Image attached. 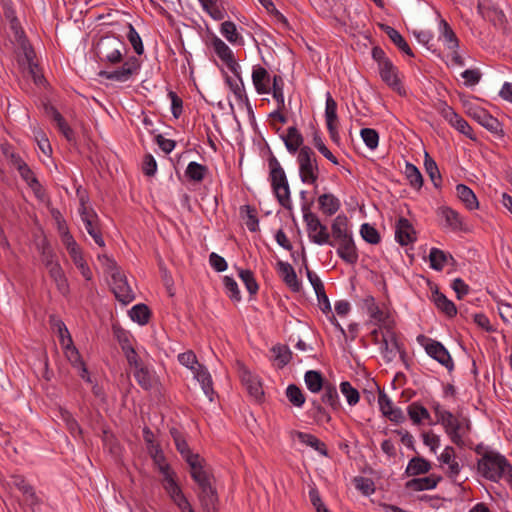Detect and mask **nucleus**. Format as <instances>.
Returning a JSON list of instances; mask_svg holds the SVG:
<instances>
[{"instance_id":"obj_30","label":"nucleus","mask_w":512,"mask_h":512,"mask_svg":"<svg viewBox=\"0 0 512 512\" xmlns=\"http://www.w3.org/2000/svg\"><path fill=\"white\" fill-rule=\"evenodd\" d=\"M334 244L340 240L351 238L352 232L348 227V219L345 215H338L331 225V234Z\"/></svg>"},{"instance_id":"obj_20","label":"nucleus","mask_w":512,"mask_h":512,"mask_svg":"<svg viewBox=\"0 0 512 512\" xmlns=\"http://www.w3.org/2000/svg\"><path fill=\"white\" fill-rule=\"evenodd\" d=\"M239 375L242 384L246 387L250 396L256 400H260L264 392L258 376L254 375L244 366L240 367Z\"/></svg>"},{"instance_id":"obj_64","label":"nucleus","mask_w":512,"mask_h":512,"mask_svg":"<svg viewBox=\"0 0 512 512\" xmlns=\"http://www.w3.org/2000/svg\"><path fill=\"white\" fill-rule=\"evenodd\" d=\"M223 284L226 290L227 295L233 300V301H240L241 300V294L240 290L238 288V284L235 281V279L231 276H225L223 278Z\"/></svg>"},{"instance_id":"obj_58","label":"nucleus","mask_w":512,"mask_h":512,"mask_svg":"<svg viewBox=\"0 0 512 512\" xmlns=\"http://www.w3.org/2000/svg\"><path fill=\"white\" fill-rule=\"evenodd\" d=\"M275 360L278 362L279 367L286 366L292 359V352L285 345H276L272 348Z\"/></svg>"},{"instance_id":"obj_2","label":"nucleus","mask_w":512,"mask_h":512,"mask_svg":"<svg viewBox=\"0 0 512 512\" xmlns=\"http://www.w3.org/2000/svg\"><path fill=\"white\" fill-rule=\"evenodd\" d=\"M434 411L437 421L443 426L451 442L460 448L464 447L465 438L471 429L470 420L463 416H455L440 405H436Z\"/></svg>"},{"instance_id":"obj_26","label":"nucleus","mask_w":512,"mask_h":512,"mask_svg":"<svg viewBox=\"0 0 512 512\" xmlns=\"http://www.w3.org/2000/svg\"><path fill=\"white\" fill-rule=\"evenodd\" d=\"M338 256L348 264H355L359 255L353 237L340 240L335 243Z\"/></svg>"},{"instance_id":"obj_56","label":"nucleus","mask_w":512,"mask_h":512,"mask_svg":"<svg viewBox=\"0 0 512 512\" xmlns=\"http://www.w3.org/2000/svg\"><path fill=\"white\" fill-rule=\"evenodd\" d=\"M340 391L343 396L346 398L347 403L350 406H355L360 400V394L357 389H355L350 382L343 381L340 383Z\"/></svg>"},{"instance_id":"obj_53","label":"nucleus","mask_w":512,"mask_h":512,"mask_svg":"<svg viewBox=\"0 0 512 512\" xmlns=\"http://www.w3.org/2000/svg\"><path fill=\"white\" fill-rule=\"evenodd\" d=\"M312 416L318 425H324L331 422V416L318 400H312Z\"/></svg>"},{"instance_id":"obj_44","label":"nucleus","mask_w":512,"mask_h":512,"mask_svg":"<svg viewBox=\"0 0 512 512\" xmlns=\"http://www.w3.org/2000/svg\"><path fill=\"white\" fill-rule=\"evenodd\" d=\"M322 390L321 402L328 405L333 411L339 410L341 403L336 387L330 383H326Z\"/></svg>"},{"instance_id":"obj_45","label":"nucleus","mask_w":512,"mask_h":512,"mask_svg":"<svg viewBox=\"0 0 512 512\" xmlns=\"http://www.w3.org/2000/svg\"><path fill=\"white\" fill-rule=\"evenodd\" d=\"M430 469L431 464L429 461L422 457H414L408 462L405 473L408 476H417L428 473Z\"/></svg>"},{"instance_id":"obj_15","label":"nucleus","mask_w":512,"mask_h":512,"mask_svg":"<svg viewBox=\"0 0 512 512\" xmlns=\"http://www.w3.org/2000/svg\"><path fill=\"white\" fill-rule=\"evenodd\" d=\"M211 46L215 54L219 57V59L227 66V68L233 73L238 74V69H240V64L234 57V53L231 48L219 37L214 36L211 39Z\"/></svg>"},{"instance_id":"obj_49","label":"nucleus","mask_w":512,"mask_h":512,"mask_svg":"<svg viewBox=\"0 0 512 512\" xmlns=\"http://www.w3.org/2000/svg\"><path fill=\"white\" fill-rule=\"evenodd\" d=\"M297 436L301 443L310 446L323 456L327 455L326 445L322 441H320L316 436L304 432H299Z\"/></svg>"},{"instance_id":"obj_34","label":"nucleus","mask_w":512,"mask_h":512,"mask_svg":"<svg viewBox=\"0 0 512 512\" xmlns=\"http://www.w3.org/2000/svg\"><path fill=\"white\" fill-rule=\"evenodd\" d=\"M193 374L194 378L200 383L204 394L209 398L210 401H212L214 389L212 377L208 370L204 366L198 365L197 369L193 372Z\"/></svg>"},{"instance_id":"obj_52","label":"nucleus","mask_w":512,"mask_h":512,"mask_svg":"<svg viewBox=\"0 0 512 512\" xmlns=\"http://www.w3.org/2000/svg\"><path fill=\"white\" fill-rule=\"evenodd\" d=\"M424 167L426 173L429 175L431 181L435 187H439L441 184V176L436 162L425 152L424 155Z\"/></svg>"},{"instance_id":"obj_41","label":"nucleus","mask_w":512,"mask_h":512,"mask_svg":"<svg viewBox=\"0 0 512 512\" xmlns=\"http://www.w3.org/2000/svg\"><path fill=\"white\" fill-rule=\"evenodd\" d=\"M48 272L58 291L64 296L67 295L69 293V284L61 265L51 264V270Z\"/></svg>"},{"instance_id":"obj_50","label":"nucleus","mask_w":512,"mask_h":512,"mask_svg":"<svg viewBox=\"0 0 512 512\" xmlns=\"http://www.w3.org/2000/svg\"><path fill=\"white\" fill-rule=\"evenodd\" d=\"M176 478V473L171 476L168 475V477L166 478H162V486L165 492L168 494L171 501L183 494L182 488L177 483Z\"/></svg>"},{"instance_id":"obj_47","label":"nucleus","mask_w":512,"mask_h":512,"mask_svg":"<svg viewBox=\"0 0 512 512\" xmlns=\"http://www.w3.org/2000/svg\"><path fill=\"white\" fill-rule=\"evenodd\" d=\"M270 93L276 101L277 107L285 109L284 81L280 75H273V84Z\"/></svg>"},{"instance_id":"obj_33","label":"nucleus","mask_w":512,"mask_h":512,"mask_svg":"<svg viewBox=\"0 0 512 512\" xmlns=\"http://www.w3.org/2000/svg\"><path fill=\"white\" fill-rule=\"evenodd\" d=\"M281 138L284 141L286 149L291 154H295L298 150L300 151V149L302 148L301 146L304 141L303 136L294 126L289 127L287 129V133L285 135H282Z\"/></svg>"},{"instance_id":"obj_4","label":"nucleus","mask_w":512,"mask_h":512,"mask_svg":"<svg viewBox=\"0 0 512 512\" xmlns=\"http://www.w3.org/2000/svg\"><path fill=\"white\" fill-rule=\"evenodd\" d=\"M303 213V220L306 224V231L309 240L317 245H330L334 247V242L331 241V235L326 225H324L319 217L313 213L307 203L301 205Z\"/></svg>"},{"instance_id":"obj_27","label":"nucleus","mask_w":512,"mask_h":512,"mask_svg":"<svg viewBox=\"0 0 512 512\" xmlns=\"http://www.w3.org/2000/svg\"><path fill=\"white\" fill-rule=\"evenodd\" d=\"M198 499L204 512L218 511V495L213 485L199 489Z\"/></svg>"},{"instance_id":"obj_3","label":"nucleus","mask_w":512,"mask_h":512,"mask_svg":"<svg viewBox=\"0 0 512 512\" xmlns=\"http://www.w3.org/2000/svg\"><path fill=\"white\" fill-rule=\"evenodd\" d=\"M268 166L270 170L269 180L278 202L284 208L291 209V192L284 169L274 155L269 157Z\"/></svg>"},{"instance_id":"obj_57","label":"nucleus","mask_w":512,"mask_h":512,"mask_svg":"<svg viewBox=\"0 0 512 512\" xmlns=\"http://www.w3.org/2000/svg\"><path fill=\"white\" fill-rule=\"evenodd\" d=\"M205 12H207L214 20H222L224 11L218 6L219 0H198Z\"/></svg>"},{"instance_id":"obj_8","label":"nucleus","mask_w":512,"mask_h":512,"mask_svg":"<svg viewBox=\"0 0 512 512\" xmlns=\"http://www.w3.org/2000/svg\"><path fill=\"white\" fill-rule=\"evenodd\" d=\"M417 341L424 347L426 353L431 358H433L439 364L444 366L449 372H451L454 369L453 359L449 351L444 347V345L441 342L428 338L424 335H419L417 337Z\"/></svg>"},{"instance_id":"obj_32","label":"nucleus","mask_w":512,"mask_h":512,"mask_svg":"<svg viewBox=\"0 0 512 512\" xmlns=\"http://www.w3.org/2000/svg\"><path fill=\"white\" fill-rule=\"evenodd\" d=\"M170 433L174 440L177 451L181 454V456L187 462V464H189L192 461H196L200 457L199 454L192 453L186 440L182 437V435L177 429H172Z\"/></svg>"},{"instance_id":"obj_1","label":"nucleus","mask_w":512,"mask_h":512,"mask_svg":"<svg viewBox=\"0 0 512 512\" xmlns=\"http://www.w3.org/2000/svg\"><path fill=\"white\" fill-rule=\"evenodd\" d=\"M476 453L481 455L477 461V472L486 480L499 483L501 481L512 486V464L496 450L487 449L481 452L476 448Z\"/></svg>"},{"instance_id":"obj_19","label":"nucleus","mask_w":512,"mask_h":512,"mask_svg":"<svg viewBox=\"0 0 512 512\" xmlns=\"http://www.w3.org/2000/svg\"><path fill=\"white\" fill-rule=\"evenodd\" d=\"M438 215L444 219L445 226L453 232H465L468 230L464 218L448 206H442L438 209Z\"/></svg>"},{"instance_id":"obj_60","label":"nucleus","mask_w":512,"mask_h":512,"mask_svg":"<svg viewBox=\"0 0 512 512\" xmlns=\"http://www.w3.org/2000/svg\"><path fill=\"white\" fill-rule=\"evenodd\" d=\"M127 39L137 55H142L144 53L142 39L131 23H128Z\"/></svg>"},{"instance_id":"obj_22","label":"nucleus","mask_w":512,"mask_h":512,"mask_svg":"<svg viewBox=\"0 0 512 512\" xmlns=\"http://www.w3.org/2000/svg\"><path fill=\"white\" fill-rule=\"evenodd\" d=\"M80 217L85 226L87 233L93 238V240L95 241V243L98 246L104 247L105 241H104L101 231L99 229V224H98L99 220H98V215L96 214V212L95 211H89V212L84 211L82 213V216H80Z\"/></svg>"},{"instance_id":"obj_59","label":"nucleus","mask_w":512,"mask_h":512,"mask_svg":"<svg viewBox=\"0 0 512 512\" xmlns=\"http://www.w3.org/2000/svg\"><path fill=\"white\" fill-rule=\"evenodd\" d=\"M238 276L244 283L247 291L254 295L258 292L259 286L256 282L254 274L250 270L240 269L238 272Z\"/></svg>"},{"instance_id":"obj_55","label":"nucleus","mask_w":512,"mask_h":512,"mask_svg":"<svg viewBox=\"0 0 512 512\" xmlns=\"http://www.w3.org/2000/svg\"><path fill=\"white\" fill-rule=\"evenodd\" d=\"M286 397L295 407H302L306 400L302 390L295 384H290L287 386Z\"/></svg>"},{"instance_id":"obj_17","label":"nucleus","mask_w":512,"mask_h":512,"mask_svg":"<svg viewBox=\"0 0 512 512\" xmlns=\"http://www.w3.org/2000/svg\"><path fill=\"white\" fill-rule=\"evenodd\" d=\"M252 83L256 92L260 95L270 94L271 86L273 84V76L267 71L266 68L257 64L252 67Z\"/></svg>"},{"instance_id":"obj_31","label":"nucleus","mask_w":512,"mask_h":512,"mask_svg":"<svg viewBox=\"0 0 512 512\" xmlns=\"http://www.w3.org/2000/svg\"><path fill=\"white\" fill-rule=\"evenodd\" d=\"M441 479L440 476L434 474L422 478H413L406 483V488L413 491L431 490L436 488Z\"/></svg>"},{"instance_id":"obj_43","label":"nucleus","mask_w":512,"mask_h":512,"mask_svg":"<svg viewBox=\"0 0 512 512\" xmlns=\"http://www.w3.org/2000/svg\"><path fill=\"white\" fill-rule=\"evenodd\" d=\"M304 382L307 389L311 393H319L325 387L324 378L321 372L316 370H308L304 375Z\"/></svg>"},{"instance_id":"obj_5","label":"nucleus","mask_w":512,"mask_h":512,"mask_svg":"<svg viewBox=\"0 0 512 512\" xmlns=\"http://www.w3.org/2000/svg\"><path fill=\"white\" fill-rule=\"evenodd\" d=\"M127 52L125 43L116 36L102 37L96 46V54L102 63L117 65L123 62Z\"/></svg>"},{"instance_id":"obj_39","label":"nucleus","mask_w":512,"mask_h":512,"mask_svg":"<svg viewBox=\"0 0 512 512\" xmlns=\"http://www.w3.org/2000/svg\"><path fill=\"white\" fill-rule=\"evenodd\" d=\"M318 203L321 211L326 216L334 215L341 207L340 200L331 193L320 195Z\"/></svg>"},{"instance_id":"obj_6","label":"nucleus","mask_w":512,"mask_h":512,"mask_svg":"<svg viewBox=\"0 0 512 512\" xmlns=\"http://www.w3.org/2000/svg\"><path fill=\"white\" fill-rule=\"evenodd\" d=\"M371 334L374 337L375 344L380 345V352L386 363L393 362L397 355L403 362L406 361V353L402 345L398 342L394 331L387 329L385 333H382V339L380 341L378 339L379 331L377 329Z\"/></svg>"},{"instance_id":"obj_23","label":"nucleus","mask_w":512,"mask_h":512,"mask_svg":"<svg viewBox=\"0 0 512 512\" xmlns=\"http://www.w3.org/2000/svg\"><path fill=\"white\" fill-rule=\"evenodd\" d=\"M133 376L138 385L145 391H150L160 384L159 378L155 371L146 365H143L137 370H134Z\"/></svg>"},{"instance_id":"obj_38","label":"nucleus","mask_w":512,"mask_h":512,"mask_svg":"<svg viewBox=\"0 0 512 512\" xmlns=\"http://www.w3.org/2000/svg\"><path fill=\"white\" fill-rule=\"evenodd\" d=\"M381 28L401 52L410 57L414 56L410 46L396 29L388 25H381Z\"/></svg>"},{"instance_id":"obj_14","label":"nucleus","mask_w":512,"mask_h":512,"mask_svg":"<svg viewBox=\"0 0 512 512\" xmlns=\"http://www.w3.org/2000/svg\"><path fill=\"white\" fill-rule=\"evenodd\" d=\"M23 56L20 59V65L25 73L30 76L34 83L40 85L44 82V76L40 71L38 64L34 61L35 52L30 45H22Z\"/></svg>"},{"instance_id":"obj_54","label":"nucleus","mask_w":512,"mask_h":512,"mask_svg":"<svg viewBox=\"0 0 512 512\" xmlns=\"http://www.w3.org/2000/svg\"><path fill=\"white\" fill-rule=\"evenodd\" d=\"M430 267L436 271H441L447 263V255L438 248H431L429 252Z\"/></svg>"},{"instance_id":"obj_24","label":"nucleus","mask_w":512,"mask_h":512,"mask_svg":"<svg viewBox=\"0 0 512 512\" xmlns=\"http://www.w3.org/2000/svg\"><path fill=\"white\" fill-rule=\"evenodd\" d=\"M395 239L402 245L406 246L416 240V233L408 219L400 217L395 226Z\"/></svg>"},{"instance_id":"obj_36","label":"nucleus","mask_w":512,"mask_h":512,"mask_svg":"<svg viewBox=\"0 0 512 512\" xmlns=\"http://www.w3.org/2000/svg\"><path fill=\"white\" fill-rule=\"evenodd\" d=\"M456 193L459 200L468 210H476L479 207L478 199L473 190L465 184L456 186Z\"/></svg>"},{"instance_id":"obj_29","label":"nucleus","mask_w":512,"mask_h":512,"mask_svg":"<svg viewBox=\"0 0 512 512\" xmlns=\"http://www.w3.org/2000/svg\"><path fill=\"white\" fill-rule=\"evenodd\" d=\"M277 269L285 284L294 292H298L301 284L297 278L296 272L291 264L284 261H278Z\"/></svg>"},{"instance_id":"obj_16","label":"nucleus","mask_w":512,"mask_h":512,"mask_svg":"<svg viewBox=\"0 0 512 512\" xmlns=\"http://www.w3.org/2000/svg\"><path fill=\"white\" fill-rule=\"evenodd\" d=\"M325 120L330 138L332 141L338 143L340 141V135L338 132L339 120L337 116V103L330 93H327L326 96Z\"/></svg>"},{"instance_id":"obj_18","label":"nucleus","mask_w":512,"mask_h":512,"mask_svg":"<svg viewBox=\"0 0 512 512\" xmlns=\"http://www.w3.org/2000/svg\"><path fill=\"white\" fill-rule=\"evenodd\" d=\"M188 465L190 475L199 486V489L212 486V475L207 469L204 459L199 457L196 461H192Z\"/></svg>"},{"instance_id":"obj_42","label":"nucleus","mask_w":512,"mask_h":512,"mask_svg":"<svg viewBox=\"0 0 512 512\" xmlns=\"http://www.w3.org/2000/svg\"><path fill=\"white\" fill-rule=\"evenodd\" d=\"M209 173V169L206 165L200 164L195 161H191L185 170V176L189 181L200 183L202 182Z\"/></svg>"},{"instance_id":"obj_40","label":"nucleus","mask_w":512,"mask_h":512,"mask_svg":"<svg viewBox=\"0 0 512 512\" xmlns=\"http://www.w3.org/2000/svg\"><path fill=\"white\" fill-rule=\"evenodd\" d=\"M432 301L436 307L445 313L449 317H453L457 314V308L455 304L449 300L444 294L435 289L432 293Z\"/></svg>"},{"instance_id":"obj_35","label":"nucleus","mask_w":512,"mask_h":512,"mask_svg":"<svg viewBox=\"0 0 512 512\" xmlns=\"http://www.w3.org/2000/svg\"><path fill=\"white\" fill-rule=\"evenodd\" d=\"M363 307L366 309V312L369 315L370 319L374 321L376 324L385 323L387 315L382 309H380L374 297L370 295L366 296L363 299Z\"/></svg>"},{"instance_id":"obj_37","label":"nucleus","mask_w":512,"mask_h":512,"mask_svg":"<svg viewBox=\"0 0 512 512\" xmlns=\"http://www.w3.org/2000/svg\"><path fill=\"white\" fill-rule=\"evenodd\" d=\"M220 33L233 45L243 46L245 43L243 36L237 30L236 24L232 21L222 22Z\"/></svg>"},{"instance_id":"obj_46","label":"nucleus","mask_w":512,"mask_h":512,"mask_svg":"<svg viewBox=\"0 0 512 512\" xmlns=\"http://www.w3.org/2000/svg\"><path fill=\"white\" fill-rule=\"evenodd\" d=\"M407 413L413 424L419 425L424 420L430 419L429 411L420 403L413 402L407 407Z\"/></svg>"},{"instance_id":"obj_51","label":"nucleus","mask_w":512,"mask_h":512,"mask_svg":"<svg viewBox=\"0 0 512 512\" xmlns=\"http://www.w3.org/2000/svg\"><path fill=\"white\" fill-rule=\"evenodd\" d=\"M130 318L140 325L148 323L150 318V311L145 304H136L129 311Z\"/></svg>"},{"instance_id":"obj_63","label":"nucleus","mask_w":512,"mask_h":512,"mask_svg":"<svg viewBox=\"0 0 512 512\" xmlns=\"http://www.w3.org/2000/svg\"><path fill=\"white\" fill-rule=\"evenodd\" d=\"M361 138L365 145L369 149H375L378 146L379 135L375 129L372 128H363L360 131Z\"/></svg>"},{"instance_id":"obj_25","label":"nucleus","mask_w":512,"mask_h":512,"mask_svg":"<svg viewBox=\"0 0 512 512\" xmlns=\"http://www.w3.org/2000/svg\"><path fill=\"white\" fill-rule=\"evenodd\" d=\"M472 117L484 128L494 134L502 133V124L485 109L476 108L471 112Z\"/></svg>"},{"instance_id":"obj_61","label":"nucleus","mask_w":512,"mask_h":512,"mask_svg":"<svg viewBox=\"0 0 512 512\" xmlns=\"http://www.w3.org/2000/svg\"><path fill=\"white\" fill-rule=\"evenodd\" d=\"M242 213H245L243 218L249 231L256 232L259 229V220L256 216V211L249 205L242 207Z\"/></svg>"},{"instance_id":"obj_13","label":"nucleus","mask_w":512,"mask_h":512,"mask_svg":"<svg viewBox=\"0 0 512 512\" xmlns=\"http://www.w3.org/2000/svg\"><path fill=\"white\" fill-rule=\"evenodd\" d=\"M438 111L441 116L457 131L464 134L470 139H475L472 128L468 124V122L458 115L452 107L447 105L445 102H440L438 106Z\"/></svg>"},{"instance_id":"obj_9","label":"nucleus","mask_w":512,"mask_h":512,"mask_svg":"<svg viewBox=\"0 0 512 512\" xmlns=\"http://www.w3.org/2000/svg\"><path fill=\"white\" fill-rule=\"evenodd\" d=\"M140 68L141 61L135 56H130L126 58L121 67L111 71L101 70L98 75L111 81L127 82L139 74Z\"/></svg>"},{"instance_id":"obj_28","label":"nucleus","mask_w":512,"mask_h":512,"mask_svg":"<svg viewBox=\"0 0 512 512\" xmlns=\"http://www.w3.org/2000/svg\"><path fill=\"white\" fill-rule=\"evenodd\" d=\"M234 76H235V79H232L230 76L226 75L225 82L229 86L232 93L234 94L238 103L248 104L249 99L246 94L243 79L241 77V68L238 69V74H234Z\"/></svg>"},{"instance_id":"obj_7","label":"nucleus","mask_w":512,"mask_h":512,"mask_svg":"<svg viewBox=\"0 0 512 512\" xmlns=\"http://www.w3.org/2000/svg\"><path fill=\"white\" fill-rule=\"evenodd\" d=\"M299 176L304 184H316L319 178V167L315 153L308 146H303L297 156Z\"/></svg>"},{"instance_id":"obj_10","label":"nucleus","mask_w":512,"mask_h":512,"mask_svg":"<svg viewBox=\"0 0 512 512\" xmlns=\"http://www.w3.org/2000/svg\"><path fill=\"white\" fill-rule=\"evenodd\" d=\"M111 287L116 299L123 304L132 302L135 298L134 292L128 284L126 276L120 271L115 262L110 267Z\"/></svg>"},{"instance_id":"obj_11","label":"nucleus","mask_w":512,"mask_h":512,"mask_svg":"<svg viewBox=\"0 0 512 512\" xmlns=\"http://www.w3.org/2000/svg\"><path fill=\"white\" fill-rule=\"evenodd\" d=\"M439 39L444 43L446 48L450 50L449 56L452 64L463 67L465 65L464 59L458 53L459 41L454 31L445 20L440 21Z\"/></svg>"},{"instance_id":"obj_21","label":"nucleus","mask_w":512,"mask_h":512,"mask_svg":"<svg viewBox=\"0 0 512 512\" xmlns=\"http://www.w3.org/2000/svg\"><path fill=\"white\" fill-rule=\"evenodd\" d=\"M438 461L442 465H447L446 474L447 476L453 480L456 481L460 471H461V465L456 460V454L455 450L452 446H446L442 453L438 456Z\"/></svg>"},{"instance_id":"obj_12","label":"nucleus","mask_w":512,"mask_h":512,"mask_svg":"<svg viewBox=\"0 0 512 512\" xmlns=\"http://www.w3.org/2000/svg\"><path fill=\"white\" fill-rule=\"evenodd\" d=\"M380 77L393 91L400 96L406 95V90L402 84L401 74L392 61H384L382 67L378 68Z\"/></svg>"},{"instance_id":"obj_62","label":"nucleus","mask_w":512,"mask_h":512,"mask_svg":"<svg viewBox=\"0 0 512 512\" xmlns=\"http://www.w3.org/2000/svg\"><path fill=\"white\" fill-rule=\"evenodd\" d=\"M360 234L362 238L370 244H378L380 242V235L378 231L369 223L361 225Z\"/></svg>"},{"instance_id":"obj_48","label":"nucleus","mask_w":512,"mask_h":512,"mask_svg":"<svg viewBox=\"0 0 512 512\" xmlns=\"http://www.w3.org/2000/svg\"><path fill=\"white\" fill-rule=\"evenodd\" d=\"M404 173L412 188L416 190H420L422 188L423 177L419 169L414 164L407 162Z\"/></svg>"}]
</instances>
